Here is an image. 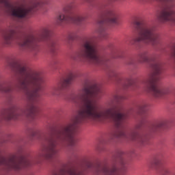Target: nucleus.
Returning <instances> with one entry per match:
<instances>
[{"label": "nucleus", "instance_id": "f257e3e1", "mask_svg": "<svg viewBox=\"0 0 175 175\" xmlns=\"http://www.w3.org/2000/svg\"><path fill=\"white\" fill-rule=\"evenodd\" d=\"M100 94H102L100 87L94 83L85 86L78 94L71 96L70 99L77 105H81L82 107L78 112V116L72 118L70 122L63 126L60 130L49 133L48 136L46 135H42L38 130L34 131L32 136H38V137L46 142L47 146H42L41 152L35 160L27 159L24 157H20L19 170L23 167H29V166H32L35 163H39L42 158L48 161L57 158L58 155L57 146H66V144L72 147L76 146V139L73 137V135L76 133V124L88 120L94 122L113 121L119 131L109 135L111 140L124 139V140L137 142L142 145L146 144L148 141L147 136L142 135L135 132L129 133L125 130L126 115L124 113V108L118 106L119 102L125 99V97L114 96L107 103V108L103 109L94 100V98H100Z\"/></svg>", "mask_w": 175, "mask_h": 175}, {"label": "nucleus", "instance_id": "f03ea898", "mask_svg": "<svg viewBox=\"0 0 175 175\" xmlns=\"http://www.w3.org/2000/svg\"><path fill=\"white\" fill-rule=\"evenodd\" d=\"M14 70L18 75V81L21 88L27 91V98L30 103L24 109L13 106L10 109L5 110L3 112V117L5 120H18L19 117H26L31 120H35L36 113H38L36 103L40 99L39 91L43 88L44 84L43 76L38 72L30 70L25 64L22 63H16Z\"/></svg>", "mask_w": 175, "mask_h": 175}, {"label": "nucleus", "instance_id": "7ed1b4c3", "mask_svg": "<svg viewBox=\"0 0 175 175\" xmlns=\"http://www.w3.org/2000/svg\"><path fill=\"white\" fill-rule=\"evenodd\" d=\"M138 61L139 62L149 64L152 69H153V72H150L143 81L146 92L151 94L154 98H161L163 95V92L158 87L157 81L161 79L159 75L163 70L162 63L157 56H148V51L139 53L138 55Z\"/></svg>", "mask_w": 175, "mask_h": 175}, {"label": "nucleus", "instance_id": "20e7f679", "mask_svg": "<svg viewBox=\"0 0 175 175\" xmlns=\"http://www.w3.org/2000/svg\"><path fill=\"white\" fill-rule=\"evenodd\" d=\"M49 36H50V29L47 27L43 28L36 36L33 34L18 36L16 33V30L11 29L4 34L3 39L5 44H8V46L16 43L22 50L37 51L36 42L46 40Z\"/></svg>", "mask_w": 175, "mask_h": 175}, {"label": "nucleus", "instance_id": "39448f33", "mask_svg": "<svg viewBox=\"0 0 175 175\" xmlns=\"http://www.w3.org/2000/svg\"><path fill=\"white\" fill-rule=\"evenodd\" d=\"M96 37H85L81 42V49L70 55L73 61L92 62L96 65H107V59L99 56L98 47L95 44Z\"/></svg>", "mask_w": 175, "mask_h": 175}, {"label": "nucleus", "instance_id": "423d86ee", "mask_svg": "<svg viewBox=\"0 0 175 175\" xmlns=\"http://www.w3.org/2000/svg\"><path fill=\"white\" fill-rule=\"evenodd\" d=\"M20 7L14 8L9 3V0H0V9L7 13H10L17 18H27L32 16L42 8V2L38 0H23Z\"/></svg>", "mask_w": 175, "mask_h": 175}, {"label": "nucleus", "instance_id": "0eeeda50", "mask_svg": "<svg viewBox=\"0 0 175 175\" xmlns=\"http://www.w3.org/2000/svg\"><path fill=\"white\" fill-rule=\"evenodd\" d=\"M136 36L133 39V44L135 47H140V43L158 46L161 43V36L156 31L154 27L148 26L143 22L136 21L134 23Z\"/></svg>", "mask_w": 175, "mask_h": 175}, {"label": "nucleus", "instance_id": "6e6552de", "mask_svg": "<svg viewBox=\"0 0 175 175\" xmlns=\"http://www.w3.org/2000/svg\"><path fill=\"white\" fill-rule=\"evenodd\" d=\"M73 8H75V3H69L64 7L63 12H60L57 17V23L59 25L66 24V23H72V24L80 25L83 21L87 20V16L85 15L80 14L70 15V12Z\"/></svg>", "mask_w": 175, "mask_h": 175}, {"label": "nucleus", "instance_id": "1a4fd4ad", "mask_svg": "<svg viewBox=\"0 0 175 175\" xmlns=\"http://www.w3.org/2000/svg\"><path fill=\"white\" fill-rule=\"evenodd\" d=\"M117 24V15L113 10H107L105 14L97 22L98 28L96 30V33L99 35L100 38H106L107 33L106 31V25H114Z\"/></svg>", "mask_w": 175, "mask_h": 175}, {"label": "nucleus", "instance_id": "9d476101", "mask_svg": "<svg viewBox=\"0 0 175 175\" xmlns=\"http://www.w3.org/2000/svg\"><path fill=\"white\" fill-rule=\"evenodd\" d=\"M76 77H77V75L75 73L70 72L66 78L60 80L56 86L51 89L50 94L55 96H59L62 91H65V90H68V88L70 87L72 81H73Z\"/></svg>", "mask_w": 175, "mask_h": 175}, {"label": "nucleus", "instance_id": "9b49d317", "mask_svg": "<svg viewBox=\"0 0 175 175\" xmlns=\"http://www.w3.org/2000/svg\"><path fill=\"white\" fill-rule=\"evenodd\" d=\"M158 18L161 23L175 24V11L173 9V4L166 3L163 5L159 11Z\"/></svg>", "mask_w": 175, "mask_h": 175}, {"label": "nucleus", "instance_id": "f8f14e48", "mask_svg": "<svg viewBox=\"0 0 175 175\" xmlns=\"http://www.w3.org/2000/svg\"><path fill=\"white\" fill-rule=\"evenodd\" d=\"M165 125V122L163 121H161V122H158L154 124H152L150 126V132H157V131H158V129H161V128H163V126Z\"/></svg>", "mask_w": 175, "mask_h": 175}, {"label": "nucleus", "instance_id": "ddd939ff", "mask_svg": "<svg viewBox=\"0 0 175 175\" xmlns=\"http://www.w3.org/2000/svg\"><path fill=\"white\" fill-rule=\"evenodd\" d=\"M0 91L6 93L12 92L13 91V88H12V85H10L0 83Z\"/></svg>", "mask_w": 175, "mask_h": 175}, {"label": "nucleus", "instance_id": "4468645a", "mask_svg": "<svg viewBox=\"0 0 175 175\" xmlns=\"http://www.w3.org/2000/svg\"><path fill=\"white\" fill-rule=\"evenodd\" d=\"M111 79H113V80H116V81H121V74L113 71L112 73L110 75Z\"/></svg>", "mask_w": 175, "mask_h": 175}, {"label": "nucleus", "instance_id": "2eb2a0df", "mask_svg": "<svg viewBox=\"0 0 175 175\" xmlns=\"http://www.w3.org/2000/svg\"><path fill=\"white\" fill-rule=\"evenodd\" d=\"M75 39H77V33L76 32L70 33L67 36V41L68 43L69 42L75 40Z\"/></svg>", "mask_w": 175, "mask_h": 175}, {"label": "nucleus", "instance_id": "dca6fc26", "mask_svg": "<svg viewBox=\"0 0 175 175\" xmlns=\"http://www.w3.org/2000/svg\"><path fill=\"white\" fill-rule=\"evenodd\" d=\"M49 47L51 53H55L57 51V42L55 41H51L49 44Z\"/></svg>", "mask_w": 175, "mask_h": 175}, {"label": "nucleus", "instance_id": "f3484780", "mask_svg": "<svg viewBox=\"0 0 175 175\" xmlns=\"http://www.w3.org/2000/svg\"><path fill=\"white\" fill-rule=\"evenodd\" d=\"M158 165H159V160H158L157 159H154L149 163L150 167H157Z\"/></svg>", "mask_w": 175, "mask_h": 175}, {"label": "nucleus", "instance_id": "a211bd4d", "mask_svg": "<svg viewBox=\"0 0 175 175\" xmlns=\"http://www.w3.org/2000/svg\"><path fill=\"white\" fill-rule=\"evenodd\" d=\"M146 122V120H141L135 126L136 129H142L144 126V124Z\"/></svg>", "mask_w": 175, "mask_h": 175}, {"label": "nucleus", "instance_id": "6ab92c4d", "mask_svg": "<svg viewBox=\"0 0 175 175\" xmlns=\"http://www.w3.org/2000/svg\"><path fill=\"white\" fill-rule=\"evenodd\" d=\"M142 2H151L152 0H141ZM158 2H163L164 3H166L167 2H172L173 0H157Z\"/></svg>", "mask_w": 175, "mask_h": 175}, {"label": "nucleus", "instance_id": "aec40b11", "mask_svg": "<svg viewBox=\"0 0 175 175\" xmlns=\"http://www.w3.org/2000/svg\"><path fill=\"white\" fill-rule=\"evenodd\" d=\"M126 64L127 65H133V64H135V59L133 57H129L126 60Z\"/></svg>", "mask_w": 175, "mask_h": 175}, {"label": "nucleus", "instance_id": "412c9836", "mask_svg": "<svg viewBox=\"0 0 175 175\" xmlns=\"http://www.w3.org/2000/svg\"><path fill=\"white\" fill-rule=\"evenodd\" d=\"M133 84V80H132V79H126V87H131V85H132Z\"/></svg>", "mask_w": 175, "mask_h": 175}, {"label": "nucleus", "instance_id": "4be33fe9", "mask_svg": "<svg viewBox=\"0 0 175 175\" xmlns=\"http://www.w3.org/2000/svg\"><path fill=\"white\" fill-rule=\"evenodd\" d=\"M146 107H147V105H142V108H141V109H142V111H144Z\"/></svg>", "mask_w": 175, "mask_h": 175}, {"label": "nucleus", "instance_id": "5701e85b", "mask_svg": "<svg viewBox=\"0 0 175 175\" xmlns=\"http://www.w3.org/2000/svg\"><path fill=\"white\" fill-rule=\"evenodd\" d=\"M164 173H165V174H169L170 173L169 170H167V169L164 170Z\"/></svg>", "mask_w": 175, "mask_h": 175}, {"label": "nucleus", "instance_id": "b1692460", "mask_svg": "<svg viewBox=\"0 0 175 175\" xmlns=\"http://www.w3.org/2000/svg\"><path fill=\"white\" fill-rule=\"evenodd\" d=\"M87 1V2H90V0H86Z\"/></svg>", "mask_w": 175, "mask_h": 175}]
</instances>
